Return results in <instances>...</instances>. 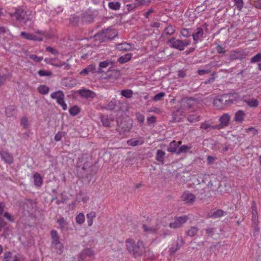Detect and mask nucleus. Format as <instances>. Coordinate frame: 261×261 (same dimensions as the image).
Instances as JSON below:
<instances>
[{
	"instance_id": "nucleus-1",
	"label": "nucleus",
	"mask_w": 261,
	"mask_h": 261,
	"mask_svg": "<svg viewBox=\"0 0 261 261\" xmlns=\"http://www.w3.org/2000/svg\"><path fill=\"white\" fill-rule=\"evenodd\" d=\"M125 244L127 251L135 257L141 256L146 252L144 243L141 241L135 242L132 239H127Z\"/></svg>"
},
{
	"instance_id": "nucleus-2",
	"label": "nucleus",
	"mask_w": 261,
	"mask_h": 261,
	"mask_svg": "<svg viewBox=\"0 0 261 261\" xmlns=\"http://www.w3.org/2000/svg\"><path fill=\"white\" fill-rule=\"evenodd\" d=\"M116 121L117 125L116 130L119 133L120 135L129 132L133 125L131 119L119 118Z\"/></svg>"
},
{
	"instance_id": "nucleus-3",
	"label": "nucleus",
	"mask_w": 261,
	"mask_h": 261,
	"mask_svg": "<svg viewBox=\"0 0 261 261\" xmlns=\"http://www.w3.org/2000/svg\"><path fill=\"white\" fill-rule=\"evenodd\" d=\"M50 236L51 238V247L54 248L58 253L61 254L63 251L64 246L60 241L57 231L52 230L50 232Z\"/></svg>"
},
{
	"instance_id": "nucleus-4",
	"label": "nucleus",
	"mask_w": 261,
	"mask_h": 261,
	"mask_svg": "<svg viewBox=\"0 0 261 261\" xmlns=\"http://www.w3.org/2000/svg\"><path fill=\"white\" fill-rule=\"evenodd\" d=\"M50 96L53 99H56L57 100V103L62 107L64 110H67V106L64 100V94L62 91L59 90L57 92H53Z\"/></svg>"
},
{
	"instance_id": "nucleus-5",
	"label": "nucleus",
	"mask_w": 261,
	"mask_h": 261,
	"mask_svg": "<svg viewBox=\"0 0 261 261\" xmlns=\"http://www.w3.org/2000/svg\"><path fill=\"white\" fill-rule=\"evenodd\" d=\"M11 16H12V15H11ZM13 16H15L16 19L19 21L25 22L29 19L27 12L21 8L16 9Z\"/></svg>"
},
{
	"instance_id": "nucleus-6",
	"label": "nucleus",
	"mask_w": 261,
	"mask_h": 261,
	"mask_svg": "<svg viewBox=\"0 0 261 261\" xmlns=\"http://www.w3.org/2000/svg\"><path fill=\"white\" fill-rule=\"evenodd\" d=\"M188 220L187 216H183L179 217H175L174 222L169 224V227L172 228L176 229L179 228L185 223Z\"/></svg>"
},
{
	"instance_id": "nucleus-7",
	"label": "nucleus",
	"mask_w": 261,
	"mask_h": 261,
	"mask_svg": "<svg viewBox=\"0 0 261 261\" xmlns=\"http://www.w3.org/2000/svg\"><path fill=\"white\" fill-rule=\"evenodd\" d=\"M167 44H170V47L177 49L179 50H183L182 41L179 39H176L173 37L170 39L167 42Z\"/></svg>"
},
{
	"instance_id": "nucleus-8",
	"label": "nucleus",
	"mask_w": 261,
	"mask_h": 261,
	"mask_svg": "<svg viewBox=\"0 0 261 261\" xmlns=\"http://www.w3.org/2000/svg\"><path fill=\"white\" fill-rule=\"evenodd\" d=\"M181 198L182 200L186 203L192 204L195 201V196L190 192L185 191L182 193Z\"/></svg>"
},
{
	"instance_id": "nucleus-9",
	"label": "nucleus",
	"mask_w": 261,
	"mask_h": 261,
	"mask_svg": "<svg viewBox=\"0 0 261 261\" xmlns=\"http://www.w3.org/2000/svg\"><path fill=\"white\" fill-rule=\"evenodd\" d=\"M35 203L33 200L25 199L22 202V207L24 211L29 213L32 211L35 207Z\"/></svg>"
},
{
	"instance_id": "nucleus-10",
	"label": "nucleus",
	"mask_w": 261,
	"mask_h": 261,
	"mask_svg": "<svg viewBox=\"0 0 261 261\" xmlns=\"http://www.w3.org/2000/svg\"><path fill=\"white\" fill-rule=\"evenodd\" d=\"M94 255L93 251L90 248H86L79 255V261H84L87 257H92Z\"/></svg>"
},
{
	"instance_id": "nucleus-11",
	"label": "nucleus",
	"mask_w": 261,
	"mask_h": 261,
	"mask_svg": "<svg viewBox=\"0 0 261 261\" xmlns=\"http://www.w3.org/2000/svg\"><path fill=\"white\" fill-rule=\"evenodd\" d=\"M181 141H179L176 142V141H172L169 144L167 150L171 153H175L177 154L178 149L179 146L181 145Z\"/></svg>"
},
{
	"instance_id": "nucleus-12",
	"label": "nucleus",
	"mask_w": 261,
	"mask_h": 261,
	"mask_svg": "<svg viewBox=\"0 0 261 261\" xmlns=\"http://www.w3.org/2000/svg\"><path fill=\"white\" fill-rule=\"evenodd\" d=\"M114 62L111 60H107L105 61L101 62L99 64V67L96 69V73H102L105 72L103 69L106 68L110 65H113Z\"/></svg>"
},
{
	"instance_id": "nucleus-13",
	"label": "nucleus",
	"mask_w": 261,
	"mask_h": 261,
	"mask_svg": "<svg viewBox=\"0 0 261 261\" xmlns=\"http://www.w3.org/2000/svg\"><path fill=\"white\" fill-rule=\"evenodd\" d=\"M213 105L218 109H222L225 106L223 95L218 96L213 101Z\"/></svg>"
},
{
	"instance_id": "nucleus-14",
	"label": "nucleus",
	"mask_w": 261,
	"mask_h": 261,
	"mask_svg": "<svg viewBox=\"0 0 261 261\" xmlns=\"http://www.w3.org/2000/svg\"><path fill=\"white\" fill-rule=\"evenodd\" d=\"M0 155L2 159L7 163L11 164L13 162V157L10 153L6 151L0 152Z\"/></svg>"
},
{
	"instance_id": "nucleus-15",
	"label": "nucleus",
	"mask_w": 261,
	"mask_h": 261,
	"mask_svg": "<svg viewBox=\"0 0 261 261\" xmlns=\"http://www.w3.org/2000/svg\"><path fill=\"white\" fill-rule=\"evenodd\" d=\"M79 93L82 97L86 98H93L96 95L95 92L90 90L82 89Z\"/></svg>"
},
{
	"instance_id": "nucleus-16",
	"label": "nucleus",
	"mask_w": 261,
	"mask_h": 261,
	"mask_svg": "<svg viewBox=\"0 0 261 261\" xmlns=\"http://www.w3.org/2000/svg\"><path fill=\"white\" fill-rule=\"evenodd\" d=\"M230 116L229 114L226 113L223 114L220 118V124L224 128L228 125L230 121Z\"/></svg>"
},
{
	"instance_id": "nucleus-17",
	"label": "nucleus",
	"mask_w": 261,
	"mask_h": 261,
	"mask_svg": "<svg viewBox=\"0 0 261 261\" xmlns=\"http://www.w3.org/2000/svg\"><path fill=\"white\" fill-rule=\"evenodd\" d=\"M203 30L201 28H197L196 32L192 34L193 40L195 44L198 42V41L201 40L203 38Z\"/></svg>"
},
{
	"instance_id": "nucleus-18",
	"label": "nucleus",
	"mask_w": 261,
	"mask_h": 261,
	"mask_svg": "<svg viewBox=\"0 0 261 261\" xmlns=\"http://www.w3.org/2000/svg\"><path fill=\"white\" fill-rule=\"evenodd\" d=\"M57 223L62 231H67L68 230L69 223L63 217L58 219Z\"/></svg>"
},
{
	"instance_id": "nucleus-19",
	"label": "nucleus",
	"mask_w": 261,
	"mask_h": 261,
	"mask_svg": "<svg viewBox=\"0 0 261 261\" xmlns=\"http://www.w3.org/2000/svg\"><path fill=\"white\" fill-rule=\"evenodd\" d=\"M226 212L221 209L217 210L216 211L210 213L208 214L209 218L217 219L223 216Z\"/></svg>"
},
{
	"instance_id": "nucleus-20",
	"label": "nucleus",
	"mask_w": 261,
	"mask_h": 261,
	"mask_svg": "<svg viewBox=\"0 0 261 261\" xmlns=\"http://www.w3.org/2000/svg\"><path fill=\"white\" fill-rule=\"evenodd\" d=\"M96 72V69L95 65L91 64L80 72V74H88L89 72Z\"/></svg>"
},
{
	"instance_id": "nucleus-21",
	"label": "nucleus",
	"mask_w": 261,
	"mask_h": 261,
	"mask_svg": "<svg viewBox=\"0 0 261 261\" xmlns=\"http://www.w3.org/2000/svg\"><path fill=\"white\" fill-rule=\"evenodd\" d=\"M165 154V152L162 150H158L155 156L156 160L160 162L162 164H164Z\"/></svg>"
},
{
	"instance_id": "nucleus-22",
	"label": "nucleus",
	"mask_w": 261,
	"mask_h": 261,
	"mask_svg": "<svg viewBox=\"0 0 261 261\" xmlns=\"http://www.w3.org/2000/svg\"><path fill=\"white\" fill-rule=\"evenodd\" d=\"M116 48L119 50L128 51L132 48V45L127 43H122L116 45Z\"/></svg>"
},
{
	"instance_id": "nucleus-23",
	"label": "nucleus",
	"mask_w": 261,
	"mask_h": 261,
	"mask_svg": "<svg viewBox=\"0 0 261 261\" xmlns=\"http://www.w3.org/2000/svg\"><path fill=\"white\" fill-rule=\"evenodd\" d=\"M245 114L242 110L237 111L234 115V121L238 122H242L244 118Z\"/></svg>"
},
{
	"instance_id": "nucleus-24",
	"label": "nucleus",
	"mask_w": 261,
	"mask_h": 261,
	"mask_svg": "<svg viewBox=\"0 0 261 261\" xmlns=\"http://www.w3.org/2000/svg\"><path fill=\"white\" fill-rule=\"evenodd\" d=\"M100 118L102 125L106 127H109L111 122L114 121V118H109L108 116H101Z\"/></svg>"
},
{
	"instance_id": "nucleus-25",
	"label": "nucleus",
	"mask_w": 261,
	"mask_h": 261,
	"mask_svg": "<svg viewBox=\"0 0 261 261\" xmlns=\"http://www.w3.org/2000/svg\"><path fill=\"white\" fill-rule=\"evenodd\" d=\"M108 78L111 79L114 77L115 79L119 78L120 76V72L118 70H108Z\"/></svg>"
},
{
	"instance_id": "nucleus-26",
	"label": "nucleus",
	"mask_w": 261,
	"mask_h": 261,
	"mask_svg": "<svg viewBox=\"0 0 261 261\" xmlns=\"http://www.w3.org/2000/svg\"><path fill=\"white\" fill-rule=\"evenodd\" d=\"M252 227L254 229V232H258L259 231V228L258 226V216L257 215H252Z\"/></svg>"
},
{
	"instance_id": "nucleus-27",
	"label": "nucleus",
	"mask_w": 261,
	"mask_h": 261,
	"mask_svg": "<svg viewBox=\"0 0 261 261\" xmlns=\"http://www.w3.org/2000/svg\"><path fill=\"white\" fill-rule=\"evenodd\" d=\"M232 96L231 94H223L225 106H227L231 105L233 100L231 98Z\"/></svg>"
},
{
	"instance_id": "nucleus-28",
	"label": "nucleus",
	"mask_w": 261,
	"mask_h": 261,
	"mask_svg": "<svg viewBox=\"0 0 261 261\" xmlns=\"http://www.w3.org/2000/svg\"><path fill=\"white\" fill-rule=\"evenodd\" d=\"M245 102L247 104L248 106L251 108H256L258 105V101L257 99H255L245 100Z\"/></svg>"
},
{
	"instance_id": "nucleus-29",
	"label": "nucleus",
	"mask_w": 261,
	"mask_h": 261,
	"mask_svg": "<svg viewBox=\"0 0 261 261\" xmlns=\"http://www.w3.org/2000/svg\"><path fill=\"white\" fill-rule=\"evenodd\" d=\"M132 55L130 54H127L125 56H122L118 59V61L122 64L126 63L131 59Z\"/></svg>"
},
{
	"instance_id": "nucleus-30",
	"label": "nucleus",
	"mask_w": 261,
	"mask_h": 261,
	"mask_svg": "<svg viewBox=\"0 0 261 261\" xmlns=\"http://www.w3.org/2000/svg\"><path fill=\"white\" fill-rule=\"evenodd\" d=\"M34 183L36 186L39 187L42 183V179L38 173H35L34 175Z\"/></svg>"
},
{
	"instance_id": "nucleus-31",
	"label": "nucleus",
	"mask_w": 261,
	"mask_h": 261,
	"mask_svg": "<svg viewBox=\"0 0 261 261\" xmlns=\"http://www.w3.org/2000/svg\"><path fill=\"white\" fill-rule=\"evenodd\" d=\"M144 143V141L141 140H134L133 139H129L127 141L128 145L132 146H136L137 145H142Z\"/></svg>"
},
{
	"instance_id": "nucleus-32",
	"label": "nucleus",
	"mask_w": 261,
	"mask_h": 261,
	"mask_svg": "<svg viewBox=\"0 0 261 261\" xmlns=\"http://www.w3.org/2000/svg\"><path fill=\"white\" fill-rule=\"evenodd\" d=\"M15 113V110L12 106H9L6 109V115L7 117H11Z\"/></svg>"
},
{
	"instance_id": "nucleus-33",
	"label": "nucleus",
	"mask_w": 261,
	"mask_h": 261,
	"mask_svg": "<svg viewBox=\"0 0 261 261\" xmlns=\"http://www.w3.org/2000/svg\"><path fill=\"white\" fill-rule=\"evenodd\" d=\"M198 230V228L192 226L187 231V234L190 237H194L197 233Z\"/></svg>"
},
{
	"instance_id": "nucleus-34",
	"label": "nucleus",
	"mask_w": 261,
	"mask_h": 261,
	"mask_svg": "<svg viewBox=\"0 0 261 261\" xmlns=\"http://www.w3.org/2000/svg\"><path fill=\"white\" fill-rule=\"evenodd\" d=\"M109 7L112 10H117L120 7V4L118 2H111L109 3Z\"/></svg>"
},
{
	"instance_id": "nucleus-35",
	"label": "nucleus",
	"mask_w": 261,
	"mask_h": 261,
	"mask_svg": "<svg viewBox=\"0 0 261 261\" xmlns=\"http://www.w3.org/2000/svg\"><path fill=\"white\" fill-rule=\"evenodd\" d=\"M143 230L149 233H154L156 232V229L152 227H149L146 224H143L142 226Z\"/></svg>"
},
{
	"instance_id": "nucleus-36",
	"label": "nucleus",
	"mask_w": 261,
	"mask_h": 261,
	"mask_svg": "<svg viewBox=\"0 0 261 261\" xmlns=\"http://www.w3.org/2000/svg\"><path fill=\"white\" fill-rule=\"evenodd\" d=\"M190 149V147L186 145H182L180 147L179 146L177 154H179L181 153H186L188 152Z\"/></svg>"
},
{
	"instance_id": "nucleus-37",
	"label": "nucleus",
	"mask_w": 261,
	"mask_h": 261,
	"mask_svg": "<svg viewBox=\"0 0 261 261\" xmlns=\"http://www.w3.org/2000/svg\"><path fill=\"white\" fill-rule=\"evenodd\" d=\"M80 112V109L76 106H74L69 109V113L72 116L77 115Z\"/></svg>"
},
{
	"instance_id": "nucleus-38",
	"label": "nucleus",
	"mask_w": 261,
	"mask_h": 261,
	"mask_svg": "<svg viewBox=\"0 0 261 261\" xmlns=\"http://www.w3.org/2000/svg\"><path fill=\"white\" fill-rule=\"evenodd\" d=\"M20 35L23 38L30 40H34L35 36L32 34L28 33L25 32H22L20 34Z\"/></svg>"
},
{
	"instance_id": "nucleus-39",
	"label": "nucleus",
	"mask_w": 261,
	"mask_h": 261,
	"mask_svg": "<svg viewBox=\"0 0 261 261\" xmlns=\"http://www.w3.org/2000/svg\"><path fill=\"white\" fill-rule=\"evenodd\" d=\"M207 186L210 187L218 186L220 187V182L217 178H214L213 180H211L208 182Z\"/></svg>"
},
{
	"instance_id": "nucleus-40",
	"label": "nucleus",
	"mask_w": 261,
	"mask_h": 261,
	"mask_svg": "<svg viewBox=\"0 0 261 261\" xmlns=\"http://www.w3.org/2000/svg\"><path fill=\"white\" fill-rule=\"evenodd\" d=\"M76 222L79 224H82L85 221V216L83 213H80L75 218Z\"/></svg>"
},
{
	"instance_id": "nucleus-41",
	"label": "nucleus",
	"mask_w": 261,
	"mask_h": 261,
	"mask_svg": "<svg viewBox=\"0 0 261 261\" xmlns=\"http://www.w3.org/2000/svg\"><path fill=\"white\" fill-rule=\"evenodd\" d=\"M133 91L131 90L126 89L122 90L121 94L126 98H130L133 95Z\"/></svg>"
},
{
	"instance_id": "nucleus-42",
	"label": "nucleus",
	"mask_w": 261,
	"mask_h": 261,
	"mask_svg": "<svg viewBox=\"0 0 261 261\" xmlns=\"http://www.w3.org/2000/svg\"><path fill=\"white\" fill-rule=\"evenodd\" d=\"M38 90L42 94H46L49 91V88L45 85H41L38 87Z\"/></svg>"
},
{
	"instance_id": "nucleus-43",
	"label": "nucleus",
	"mask_w": 261,
	"mask_h": 261,
	"mask_svg": "<svg viewBox=\"0 0 261 261\" xmlns=\"http://www.w3.org/2000/svg\"><path fill=\"white\" fill-rule=\"evenodd\" d=\"M164 32L167 35H171L174 33L175 30L172 26L170 25L165 28Z\"/></svg>"
},
{
	"instance_id": "nucleus-44",
	"label": "nucleus",
	"mask_w": 261,
	"mask_h": 261,
	"mask_svg": "<svg viewBox=\"0 0 261 261\" xmlns=\"http://www.w3.org/2000/svg\"><path fill=\"white\" fill-rule=\"evenodd\" d=\"M260 61H261V53H258L255 56L252 57L250 59V62L252 63L258 62Z\"/></svg>"
},
{
	"instance_id": "nucleus-45",
	"label": "nucleus",
	"mask_w": 261,
	"mask_h": 261,
	"mask_svg": "<svg viewBox=\"0 0 261 261\" xmlns=\"http://www.w3.org/2000/svg\"><path fill=\"white\" fill-rule=\"evenodd\" d=\"M179 248V244L177 242H175L172 245V246L170 248L169 251L170 254H174Z\"/></svg>"
},
{
	"instance_id": "nucleus-46",
	"label": "nucleus",
	"mask_w": 261,
	"mask_h": 261,
	"mask_svg": "<svg viewBox=\"0 0 261 261\" xmlns=\"http://www.w3.org/2000/svg\"><path fill=\"white\" fill-rule=\"evenodd\" d=\"M29 57L36 62H40L43 60V57H38L36 55H30Z\"/></svg>"
},
{
	"instance_id": "nucleus-47",
	"label": "nucleus",
	"mask_w": 261,
	"mask_h": 261,
	"mask_svg": "<svg viewBox=\"0 0 261 261\" xmlns=\"http://www.w3.org/2000/svg\"><path fill=\"white\" fill-rule=\"evenodd\" d=\"M165 95V93L163 92H160L156 94L152 98L153 100L158 101L160 100L162 98H163Z\"/></svg>"
},
{
	"instance_id": "nucleus-48",
	"label": "nucleus",
	"mask_w": 261,
	"mask_h": 261,
	"mask_svg": "<svg viewBox=\"0 0 261 261\" xmlns=\"http://www.w3.org/2000/svg\"><path fill=\"white\" fill-rule=\"evenodd\" d=\"M200 128L208 131L211 129V125L206 122H204L201 124Z\"/></svg>"
},
{
	"instance_id": "nucleus-49",
	"label": "nucleus",
	"mask_w": 261,
	"mask_h": 261,
	"mask_svg": "<svg viewBox=\"0 0 261 261\" xmlns=\"http://www.w3.org/2000/svg\"><path fill=\"white\" fill-rule=\"evenodd\" d=\"M116 105L115 101H111L107 105L105 108L108 110H113L115 109Z\"/></svg>"
},
{
	"instance_id": "nucleus-50",
	"label": "nucleus",
	"mask_w": 261,
	"mask_h": 261,
	"mask_svg": "<svg viewBox=\"0 0 261 261\" xmlns=\"http://www.w3.org/2000/svg\"><path fill=\"white\" fill-rule=\"evenodd\" d=\"M235 5L237 6L238 10H241L243 6V0H234Z\"/></svg>"
},
{
	"instance_id": "nucleus-51",
	"label": "nucleus",
	"mask_w": 261,
	"mask_h": 261,
	"mask_svg": "<svg viewBox=\"0 0 261 261\" xmlns=\"http://www.w3.org/2000/svg\"><path fill=\"white\" fill-rule=\"evenodd\" d=\"M39 75L41 76H49L51 74V72L48 71H45L43 70H40L38 72Z\"/></svg>"
},
{
	"instance_id": "nucleus-52",
	"label": "nucleus",
	"mask_w": 261,
	"mask_h": 261,
	"mask_svg": "<svg viewBox=\"0 0 261 261\" xmlns=\"http://www.w3.org/2000/svg\"><path fill=\"white\" fill-rule=\"evenodd\" d=\"M181 35L185 37H188L190 36L189 30L187 29H182L180 31Z\"/></svg>"
},
{
	"instance_id": "nucleus-53",
	"label": "nucleus",
	"mask_w": 261,
	"mask_h": 261,
	"mask_svg": "<svg viewBox=\"0 0 261 261\" xmlns=\"http://www.w3.org/2000/svg\"><path fill=\"white\" fill-rule=\"evenodd\" d=\"M206 234L208 237H212L214 234V228L208 227L205 229Z\"/></svg>"
},
{
	"instance_id": "nucleus-54",
	"label": "nucleus",
	"mask_w": 261,
	"mask_h": 261,
	"mask_svg": "<svg viewBox=\"0 0 261 261\" xmlns=\"http://www.w3.org/2000/svg\"><path fill=\"white\" fill-rule=\"evenodd\" d=\"M46 50L55 55L58 54V52L57 50L50 46L46 47Z\"/></svg>"
},
{
	"instance_id": "nucleus-55",
	"label": "nucleus",
	"mask_w": 261,
	"mask_h": 261,
	"mask_svg": "<svg viewBox=\"0 0 261 261\" xmlns=\"http://www.w3.org/2000/svg\"><path fill=\"white\" fill-rule=\"evenodd\" d=\"M136 115L138 121L141 123H143L144 120V116L142 114L139 113H137Z\"/></svg>"
},
{
	"instance_id": "nucleus-56",
	"label": "nucleus",
	"mask_w": 261,
	"mask_h": 261,
	"mask_svg": "<svg viewBox=\"0 0 261 261\" xmlns=\"http://www.w3.org/2000/svg\"><path fill=\"white\" fill-rule=\"evenodd\" d=\"M88 219H93L96 217V213L94 212H91L86 215Z\"/></svg>"
},
{
	"instance_id": "nucleus-57",
	"label": "nucleus",
	"mask_w": 261,
	"mask_h": 261,
	"mask_svg": "<svg viewBox=\"0 0 261 261\" xmlns=\"http://www.w3.org/2000/svg\"><path fill=\"white\" fill-rule=\"evenodd\" d=\"M188 120L190 122H193L194 121H199V116L196 117V118L194 117L193 115H190L188 117Z\"/></svg>"
},
{
	"instance_id": "nucleus-58",
	"label": "nucleus",
	"mask_w": 261,
	"mask_h": 261,
	"mask_svg": "<svg viewBox=\"0 0 261 261\" xmlns=\"http://www.w3.org/2000/svg\"><path fill=\"white\" fill-rule=\"evenodd\" d=\"M216 159V158L208 155L207 158V162L208 164H212L215 160Z\"/></svg>"
},
{
	"instance_id": "nucleus-59",
	"label": "nucleus",
	"mask_w": 261,
	"mask_h": 261,
	"mask_svg": "<svg viewBox=\"0 0 261 261\" xmlns=\"http://www.w3.org/2000/svg\"><path fill=\"white\" fill-rule=\"evenodd\" d=\"M7 77L8 76L6 75H1L0 74V86L5 83Z\"/></svg>"
},
{
	"instance_id": "nucleus-60",
	"label": "nucleus",
	"mask_w": 261,
	"mask_h": 261,
	"mask_svg": "<svg viewBox=\"0 0 261 261\" xmlns=\"http://www.w3.org/2000/svg\"><path fill=\"white\" fill-rule=\"evenodd\" d=\"M28 120L26 118L23 117L21 120V124L24 127H27L28 126Z\"/></svg>"
},
{
	"instance_id": "nucleus-61",
	"label": "nucleus",
	"mask_w": 261,
	"mask_h": 261,
	"mask_svg": "<svg viewBox=\"0 0 261 261\" xmlns=\"http://www.w3.org/2000/svg\"><path fill=\"white\" fill-rule=\"evenodd\" d=\"M217 52L219 54H223L225 53V50L224 48L222 47L220 45H218L217 47Z\"/></svg>"
},
{
	"instance_id": "nucleus-62",
	"label": "nucleus",
	"mask_w": 261,
	"mask_h": 261,
	"mask_svg": "<svg viewBox=\"0 0 261 261\" xmlns=\"http://www.w3.org/2000/svg\"><path fill=\"white\" fill-rule=\"evenodd\" d=\"M12 253L10 251L7 252L4 254V259L5 261H9V258L11 257Z\"/></svg>"
},
{
	"instance_id": "nucleus-63",
	"label": "nucleus",
	"mask_w": 261,
	"mask_h": 261,
	"mask_svg": "<svg viewBox=\"0 0 261 261\" xmlns=\"http://www.w3.org/2000/svg\"><path fill=\"white\" fill-rule=\"evenodd\" d=\"M62 137V133L58 132L55 136V140L56 141H60Z\"/></svg>"
},
{
	"instance_id": "nucleus-64",
	"label": "nucleus",
	"mask_w": 261,
	"mask_h": 261,
	"mask_svg": "<svg viewBox=\"0 0 261 261\" xmlns=\"http://www.w3.org/2000/svg\"><path fill=\"white\" fill-rule=\"evenodd\" d=\"M4 216L10 221H13V219L12 218L11 215L8 212H5L4 213Z\"/></svg>"
}]
</instances>
